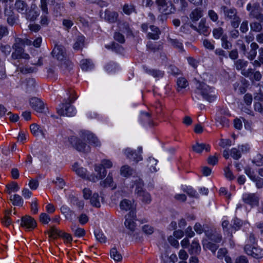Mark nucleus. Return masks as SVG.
Segmentation results:
<instances>
[{
    "label": "nucleus",
    "instance_id": "37",
    "mask_svg": "<svg viewBox=\"0 0 263 263\" xmlns=\"http://www.w3.org/2000/svg\"><path fill=\"white\" fill-rule=\"evenodd\" d=\"M85 37L83 36H78L77 41L73 44V49L76 50H81L84 44Z\"/></svg>",
    "mask_w": 263,
    "mask_h": 263
},
{
    "label": "nucleus",
    "instance_id": "17",
    "mask_svg": "<svg viewBox=\"0 0 263 263\" xmlns=\"http://www.w3.org/2000/svg\"><path fill=\"white\" fill-rule=\"evenodd\" d=\"M100 185L103 187H110L112 189L116 188V184L113 181V175L112 172H109L106 178L100 182Z\"/></svg>",
    "mask_w": 263,
    "mask_h": 263
},
{
    "label": "nucleus",
    "instance_id": "19",
    "mask_svg": "<svg viewBox=\"0 0 263 263\" xmlns=\"http://www.w3.org/2000/svg\"><path fill=\"white\" fill-rule=\"evenodd\" d=\"M149 28L151 32H149L147 34V37L149 39H152L154 40H158L160 37V34H161V31L159 28L154 25H151Z\"/></svg>",
    "mask_w": 263,
    "mask_h": 263
},
{
    "label": "nucleus",
    "instance_id": "43",
    "mask_svg": "<svg viewBox=\"0 0 263 263\" xmlns=\"http://www.w3.org/2000/svg\"><path fill=\"white\" fill-rule=\"evenodd\" d=\"M99 196L98 193H95L90 198V203L91 204L96 208H100L101 206V203L99 200Z\"/></svg>",
    "mask_w": 263,
    "mask_h": 263
},
{
    "label": "nucleus",
    "instance_id": "60",
    "mask_svg": "<svg viewBox=\"0 0 263 263\" xmlns=\"http://www.w3.org/2000/svg\"><path fill=\"white\" fill-rule=\"evenodd\" d=\"M231 156L234 159H239L241 156L240 151L238 148H233L231 151Z\"/></svg>",
    "mask_w": 263,
    "mask_h": 263
},
{
    "label": "nucleus",
    "instance_id": "53",
    "mask_svg": "<svg viewBox=\"0 0 263 263\" xmlns=\"http://www.w3.org/2000/svg\"><path fill=\"white\" fill-rule=\"evenodd\" d=\"M61 63V67L63 70L69 71L72 69L73 64L71 61L68 60H63Z\"/></svg>",
    "mask_w": 263,
    "mask_h": 263
},
{
    "label": "nucleus",
    "instance_id": "44",
    "mask_svg": "<svg viewBox=\"0 0 263 263\" xmlns=\"http://www.w3.org/2000/svg\"><path fill=\"white\" fill-rule=\"evenodd\" d=\"M178 86L177 90L179 91L180 89L185 88L189 85L187 81L183 77L179 78L177 81Z\"/></svg>",
    "mask_w": 263,
    "mask_h": 263
},
{
    "label": "nucleus",
    "instance_id": "14",
    "mask_svg": "<svg viewBox=\"0 0 263 263\" xmlns=\"http://www.w3.org/2000/svg\"><path fill=\"white\" fill-rule=\"evenodd\" d=\"M32 108L38 112H42L44 109V103L39 98H32L30 100Z\"/></svg>",
    "mask_w": 263,
    "mask_h": 263
},
{
    "label": "nucleus",
    "instance_id": "63",
    "mask_svg": "<svg viewBox=\"0 0 263 263\" xmlns=\"http://www.w3.org/2000/svg\"><path fill=\"white\" fill-rule=\"evenodd\" d=\"M48 233L49 235V236L50 237H53L54 235H55L59 236L61 233H62V231L58 230L55 227L52 226L50 227Z\"/></svg>",
    "mask_w": 263,
    "mask_h": 263
},
{
    "label": "nucleus",
    "instance_id": "59",
    "mask_svg": "<svg viewBox=\"0 0 263 263\" xmlns=\"http://www.w3.org/2000/svg\"><path fill=\"white\" fill-rule=\"evenodd\" d=\"M222 227L224 231L228 232L230 236L232 235L233 231L228 220H224L222 223Z\"/></svg>",
    "mask_w": 263,
    "mask_h": 263
},
{
    "label": "nucleus",
    "instance_id": "46",
    "mask_svg": "<svg viewBox=\"0 0 263 263\" xmlns=\"http://www.w3.org/2000/svg\"><path fill=\"white\" fill-rule=\"evenodd\" d=\"M124 224L125 227L130 230V231L133 233L135 231L136 228V223L134 221V220L132 219H128V218H126Z\"/></svg>",
    "mask_w": 263,
    "mask_h": 263
},
{
    "label": "nucleus",
    "instance_id": "11",
    "mask_svg": "<svg viewBox=\"0 0 263 263\" xmlns=\"http://www.w3.org/2000/svg\"><path fill=\"white\" fill-rule=\"evenodd\" d=\"M21 226L26 229L31 230L36 226L35 220L30 216L26 215L21 218Z\"/></svg>",
    "mask_w": 263,
    "mask_h": 263
},
{
    "label": "nucleus",
    "instance_id": "57",
    "mask_svg": "<svg viewBox=\"0 0 263 263\" xmlns=\"http://www.w3.org/2000/svg\"><path fill=\"white\" fill-rule=\"evenodd\" d=\"M251 30L254 32H260L262 29V27L260 23L254 22L250 24Z\"/></svg>",
    "mask_w": 263,
    "mask_h": 263
},
{
    "label": "nucleus",
    "instance_id": "47",
    "mask_svg": "<svg viewBox=\"0 0 263 263\" xmlns=\"http://www.w3.org/2000/svg\"><path fill=\"white\" fill-rule=\"evenodd\" d=\"M242 221L237 218L233 219V224L231 225L232 231L235 232L239 230L242 226Z\"/></svg>",
    "mask_w": 263,
    "mask_h": 263
},
{
    "label": "nucleus",
    "instance_id": "29",
    "mask_svg": "<svg viewBox=\"0 0 263 263\" xmlns=\"http://www.w3.org/2000/svg\"><path fill=\"white\" fill-rule=\"evenodd\" d=\"M202 16V11L200 8H197L192 11L190 14V18L193 22H196Z\"/></svg>",
    "mask_w": 263,
    "mask_h": 263
},
{
    "label": "nucleus",
    "instance_id": "13",
    "mask_svg": "<svg viewBox=\"0 0 263 263\" xmlns=\"http://www.w3.org/2000/svg\"><path fill=\"white\" fill-rule=\"evenodd\" d=\"M242 199L245 203L252 206L257 205L259 201V197L254 193H246L243 194Z\"/></svg>",
    "mask_w": 263,
    "mask_h": 263
},
{
    "label": "nucleus",
    "instance_id": "58",
    "mask_svg": "<svg viewBox=\"0 0 263 263\" xmlns=\"http://www.w3.org/2000/svg\"><path fill=\"white\" fill-rule=\"evenodd\" d=\"M95 237L98 241L102 243L106 241V237L104 234L99 230L95 231Z\"/></svg>",
    "mask_w": 263,
    "mask_h": 263
},
{
    "label": "nucleus",
    "instance_id": "12",
    "mask_svg": "<svg viewBox=\"0 0 263 263\" xmlns=\"http://www.w3.org/2000/svg\"><path fill=\"white\" fill-rule=\"evenodd\" d=\"M52 54L58 60L63 61L66 58V50L64 46L56 45L52 51Z\"/></svg>",
    "mask_w": 263,
    "mask_h": 263
},
{
    "label": "nucleus",
    "instance_id": "42",
    "mask_svg": "<svg viewBox=\"0 0 263 263\" xmlns=\"http://www.w3.org/2000/svg\"><path fill=\"white\" fill-rule=\"evenodd\" d=\"M119 27L120 30L127 35H132V31L129 27L128 23L126 22L122 23L120 24Z\"/></svg>",
    "mask_w": 263,
    "mask_h": 263
},
{
    "label": "nucleus",
    "instance_id": "49",
    "mask_svg": "<svg viewBox=\"0 0 263 263\" xmlns=\"http://www.w3.org/2000/svg\"><path fill=\"white\" fill-rule=\"evenodd\" d=\"M7 192L8 194H11L12 192L17 191L20 187L16 182H13L10 184L6 185Z\"/></svg>",
    "mask_w": 263,
    "mask_h": 263
},
{
    "label": "nucleus",
    "instance_id": "32",
    "mask_svg": "<svg viewBox=\"0 0 263 263\" xmlns=\"http://www.w3.org/2000/svg\"><path fill=\"white\" fill-rule=\"evenodd\" d=\"M10 200L13 205L22 206L23 204V200L21 196L15 194L10 196Z\"/></svg>",
    "mask_w": 263,
    "mask_h": 263
},
{
    "label": "nucleus",
    "instance_id": "35",
    "mask_svg": "<svg viewBox=\"0 0 263 263\" xmlns=\"http://www.w3.org/2000/svg\"><path fill=\"white\" fill-rule=\"evenodd\" d=\"M134 172V170L127 165L122 166L120 170L121 174L126 177L131 176Z\"/></svg>",
    "mask_w": 263,
    "mask_h": 263
},
{
    "label": "nucleus",
    "instance_id": "9",
    "mask_svg": "<svg viewBox=\"0 0 263 263\" xmlns=\"http://www.w3.org/2000/svg\"><path fill=\"white\" fill-rule=\"evenodd\" d=\"M138 149V151L137 152L136 151H134L129 148H127L124 151V154L127 158L137 163L142 159V157L141 155L142 148L140 147Z\"/></svg>",
    "mask_w": 263,
    "mask_h": 263
},
{
    "label": "nucleus",
    "instance_id": "30",
    "mask_svg": "<svg viewBox=\"0 0 263 263\" xmlns=\"http://www.w3.org/2000/svg\"><path fill=\"white\" fill-rule=\"evenodd\" d=\"M146 48L148 50L155 52L161 50L162 49V45L158 43L148 41L146 44Z\"/></svg>",
    "mask_w": 263,
    "mask_h": 263
},
{
    "label": "nucleus",
    "instance_id": "64",
    "mask_svg": "<svg viewBox=\"0 0 263 263\" xmlns=\"http://www.w3.org/2000/svg\"><path fill=\"white\" fill-rule=\"evenodd\" d=\"M50 216L45 213H42L40 216V221L43 224H47L50 221Z\"/></svg>",
    "mask_w": 263,
    "mask_h": 263
},
{
    "label": "nucleus",
    "instance_id": "31",
    "mask_svg": "<svg viewBox=\"0 0 263 263\" xmlns=\"http://www.w3.org/2000/svg\"><path fill=\"white\" fill-rule=\"evenodd\" d=\"M203 248L210 250L214 254L216 253V250L219 248L217 243H213L211 241H205L203 243Z\"/></svg>",
    "mask_w": 263,
    "mask_h": 263
},
{
    "label": "nucleus",
    "instance_id": "3",
    "mask_svg": "<svg viewBox=\"0 0 263 263\" xmlns=\"http://www.w3.org/2000/svg\"><path fill=\"white\" fill-rule=\"evenodd\" d=\"M195 92L201 95L204 100L209 102H213L217 98V92L215 88L203 82H196Z\"/></svg>",
    "mask_w": 263,
    "mask_h": 263
},
{
    "label": "nucleus",
    "instance_id": "40",
    "mask_svg": "<svg viewBox=\"0 0 263 263\" xmlns=\"http://www.w3.org/2000/svg\"><path fill=\"white\" fill-rule=\"evenodd\" d=\"M120 206L121 210L127 211L132 209L133 205L130 200L124 199L121 201Z\"/></svg>",
    "mask_w": 263,
    "mask_h": 263
},
{
    "label": "nucleus",
    "instance_id": "34",
    "mask_svg": "<svg viewBox=\"0 0 263 263\" xmlns=\"http://www.w3.org/2000/svg\"><path fill=\"white\" fill-rule=\"evenodd\" d=\"M110 255L111 258L116 261H121L122 259L121 254L118 251L116 247L112 248L110 250Z\"/></svg>",
    "mask_w": 263,
    "mask_h": 263
},
{
    "label": "nucleus",
    "instance_id": "41",
    "mask_svg": "<svg viewBox=\"0 0 263 263\" xmlns=\"http://www.w3.org/2000/svg\"><path fill=\"white\" fill-rule=\"evenodd\" d=\"M236 45L238 48L240 52H241L243 54L246 52L247 50H248L249 48V46L247 44L246 45L243 41L241 39L238 40L236 41Z\"/></svg>",
    "mask_w": 263,
    "mask_h": 263
},
{
    "label": "nucleus",
    "instance_id": "16",
    "mask_svg": "<svg viewBox=\"0 0 263 263\" xmlns=\"http://www.w3.org/2000/svg\"><path fill=\"white\" fill-rule=\"evenodd\" d=\"M204 233L208 239L212 241L215 243H219L222 240V236L221 234L217 233L216 231L213 230L205 231Z\"/></svg>",
    "mask_w": 263,
    "mask_h": 263
},
{
    "label": "nucleus",
    "instance_id": "22",
    "mask_svg": "<svg viewBox=\"0 0 263 263\" xmlns=\"http://www.w3.org/2000/svg\"><path fill=\"white\" fill-rule=\"evenodd\" d=\"M118 14L115 11L106 9L105 11L104 19L109 23H113L117 21Z\"/></svg>",
    "mask_w": 263,
    "mask_h": 263
},
{
    "label": "nucleus",
    "instance_id": "2",
    "mask_svg": "<svg viewBox=\"0 0 263 263\" xmlns=\"http://www.w3.org/2000/svg\"><path fill=\"white\" fill-rule=\"evenodd\" d=\"M142 3L146 7H151L154 5L153 0H142ZM155 3L159 12L164 15H169L174 13L176 8L172 1L169 0H155Z\"/></svg>",
    "mask_w": 263,
    "mask_h": 263
},
{
    "label": "nucleus",
    "instance_id": "8",
    "mask_svg": "<svg viewBox=\"0 0 263 263\" xmlns=\"http://www.w3.org/2000/svg\"><path fill=\"white\" fill-rule=\"evenodd\" d=\"M95 171L97 173V175L92 174L87 178L88 180L93 182L102 179L107 174V171L100 165H95Z\"/></svg>",
    "mask_w": 263,
    "mask_h": 263
},
{
    "label": "nucleus",
    "instance_id": "36",
    "mask_svg": "<svg viewBox=\"0 0 263 263\" xmlns=\"http://www.w3.org/2000/svg\"><path fill=\"white\" fill-rule=\"evenodd\" d=\"M123 12L126 15H130L133 12H136L135 6L133 4H125L122 8Z\"/></svg>",
    "mask_w": 263,
    "mask_h": 263
},
{
    "label": "nucleus",
    "instance_id": "39",
    "mask_svg": "<svg viewBox=\"0 0 263 263\" xmlns=\"http://www.w3.org/2000/svg\"><path fill=\"white\" fill-rule=\"evenodd\" d=\"M259 54L258 56V60H255L253 63V65L254 67H258L263 64V47L259 49Z\"/></svg>",
    "mask_w": 263,
    "mask_h": 263
},
{
    "label": "nucleus",
    "instance_id": "48",
    "mask_svg": "<svg viewBox=\"0 0 263 263\" xmlns=\"http://www.w3.org/2000/svg\"><path fill=\"white\" fill-rule=\"evenodd\" d=\"M221 46L225 49H229L232 48V45L231 42L228 40V36L224 34L221 39Z\"/></svg>",
    "mask_w": 263,
    "mask_h": 263
},
{
    "label": "nucleus",
    "instance_id": "1",
    "mask_svg": "<svg viewBox=\"0 0 263 263\" xmlns=\"http://www.w3.org/2000/svg\"><path fill=\"white\" fill-rule=\"evenodd\" d=\"M67 99H64L63 102L59 105L57 108V113L60 116L68 117L74 116L76 114V110L72 105V103L77 99L75 91L72 89L67 90Z\"/></svg>",
    "mask_w": 263,
    "mask_h": 263
},
{
    "label": "nucleus",
    "instance_id": "26",
    "mask_svg": "<svg viewBox=\"0 0 263 263\" xmlns=\"http://www.w3.org/2000/svg\"><path fill=\"white\" fill-rule=\"evenodd\" d=\"M73 170L76 174L82 178H87L86 170L82 167L79 166L77 163H76L72 166Z\"/></svg>",
    "mask_w": 263,
    "mask_h": 263
},
{
    "label": "nucleus",
    "instance_id": "54",
    "mask_svg": "<svg viewBox=\"0 0 263 263\" xmlns=\"http://www.w3.org/2000/svg\"><path fill=\"white\" fill-rule=\"evenodd\" d=\"M168 40L173 47L177 48L180 50H182L183 45L181 42L179 41L177 39H173L171 38H168Z\"/></svg>",
    "mask_w": 263,
    "mask_h": 263
},
{
    "label": "nucleus",
    "instance_id": "56",
    "mask_svg": "<svg viewBox=\"0 0 263 263\" xmlns=\"http://www.w3.org/2000/svg\"><path fill=\"white\" fill-rule=\"evenodd\" d=\"M157 163V160L154 159V158H149L147 160V167H149L151 171H156V168L155 167V165Z\"/></svg>",
    "mask_w": 263,
    "mask_h": 263
},
{
    "label": "nucleus",
    "instance_id": "6",
    "mask_svg": "<svg viewBox=\"0 0 263 263\" xmlns=\"http://www.w3.org/2000/svg\"><path fill=\"white\" fill-rule=\"evenodd\" d=\"M247 10L249 11L250 17L256 18L260 22H263V14L260 12V7L258 3H255L252 5L251 3L248 4Z\"/></svg>",
    "mask_w": 263,
    "mask_h": 263
},
{
    "label": "nucleus",
    "instance_id": "28",
    "mask_svg": "<svg viewBox=\"0 0 263 263\" xmlns=\"http://www.w3.org/2000/svg\"><path fill=\"white\" fill-rule=\"evenodd\" d=\"M201 251V247L198 242V241L195 239L191 245V248L189 250V252L191 254H198Z\"/></svg>",
    "mask_w": 263,
    "mask_h": 263
},
{
    "label": "nucleus",
    "instance_id": "33",
    "mask_svg": "<svg viewBox=\"0 0 263 263\" xmlns=\"http://www.w3.org/2000/svg\"><path fill=\"white\" fill-rule=\"evenodd\" d=\"M81 68L83 70L87 71L91 69L93 67V64L89 60L83 59L81 61Z\"/></svg>",
    "mask_w": 263,
    "mask_h": 263
},
{
    "label": "nucleus",
    "instance_id": "27",
    "mask_svg": "<svg viewBox=\"0 0 263 263\" xmlns=\"http://www.w3.org/2000/svg\"><path fill=\"white\" fill-rule=\"evenodd\" d=\"M139 199L145 204H149L152 201V198L150 194L147 192L146 190L142 192H140V194L137 195Z\"/></svg>",
    "mask_w": 263,
    "mask_h": 263
},
{
    "label": "nucleus",
    "instance_id": "5",
    "mask_svg": "<svg viewBox=\"0 0 263 263\" xmlns=\"http://www.w3.org/2000/svg\"><path fill=\"white\" fill-rule=\"evenodd\" d=\"M83 134L84 133L82 134V139H79L74 136H71L69 138V141L72 146L77 151L84 153H88L90 151V147L89 145L84 142L85 140H84L83 138Z\"/></svg>",
    "mask_w": 263,
    "mask_h": 263
},
{
    "label": "nucleus",
    "instance_id": "55",
    "mask_svg": "<svg viewBox=\"0 0 263 263\" xmlns=\"http://www.w3.org/2000/svg\"><path fill=\"white\" fill-rule=\"evenodd\" d=\"M213 35L215 39H221L223 34V30L221 27L214 28L213 30Z\"/></svg>",
    "mask_w": 263,
    "mask_h": 263
},
{
    "label": "nucleus",
    "instance_id": "15",
    "mask_svg": "<svg viewBox=\"0 0 263 263\" xmlns=\"http://www.w3.org/2000/svg\"><path fill=\"white\" fill-rule=\"evenodd\" d=\"M258 48L259 46L256 43H252L250 45V50L249 51L247 50L243 54V55L246 57L250 61L253 60L256 56L257 49H258Z\"/></svg>",
    "mask_w": 263,
    "mask_h": 263
},
{
    "label": "nucleus",
    "instance_id": "23",
    "mask_svg": "<svg viewBox=\"0 0 263 263\" xmlns=\"http://www.w3.org/2000/svg\"><path fill=\"white\" fill-rule=\"evenodd\" d=\"M83 138L84 140L86 139L95 146H99L101 145L98 139L91 133L84 132L83 135Z\"/></svg>",
    "mask_w": 263,
    "mask_h": 263
},
{
    "label": "nucleus",
    "instance_id": "21",
    "mask_svg": "<svg viewBox=\"0 0 263 263\" xmlns=\"http://www.w3.org/2000/svg\"><path fill=\"white\" fill-rule=\"evenodd\" d=\"M192 149L197 153H201L204 149L206 152H209L211 149V146L209 144L206 143L196 142L195 144L193 145Z\"/></svg>",
    "mask_w": 263,
    "mask_h": 263
},
{
    "label": "nucleus",
    "instance_id": "4",
    "mask_svg": "<svg viewBox=\"0 0 263 263\" xmlns=\"http://www.w3.org/2000/svg\"><path fill=\"white\" fill-rule=\"evenodd\" d=\"M221 9L223 11L226 19L231 21V25L234 28H237L240 23L241 20L237 15V10L234 8H229L222 6Z\"/></svg>",
    "mask_w": 263,
    "mask_h": 263
},
{
    "label": "nucleus",
    "instance_id": "50",
    "mask_svg": "<svg viewBox=\"0 0 263 263\" xmlns=\"http://www.w3.org/2000/svg\"><path fill=\"white\" fill-rule=\"evenodd\" d=\"M215 54L218 56L219 59V61L221 62H223V59L225 58V59H227L228 58V56H227V54L226 52L225 51H224L221 48H217L215 50Z\"/></svg>",
    "mask_w": 263,
    "mask_h": 263
},
{
    "label": "nucleus",
    "instance_id": "7",
    "mask_svg": "<svg viewBox=\"0 0 263 263\" xmlns=\"http://www.w3.org/2000/svg\"><path fill=\"white\" fill-rule=\"evenodd\" d=\"M244 250L248 255L254 258H260L263 257V250L256 246V245L252 246L247 243L245 247Z\"/></svg>",
    "mask_w": 263,
    "mask_h": 263
},
{
    "label": "nucleus",
    "instance_id": "10",
    "mask_svg": "<svg viewBox=\"0 0 263 263\" xmlns=\"http://www.w3.org/2000/svg\"><path fill=\"white\" fill-rule=\"evenodd\" d=\"M47 1V0H40V8L44 13V14L41 16L40 23L42 25L45 26L47 25L50 22L49 17L47 15L48 14V10Z\"/></svg>",
    "mask_w": 263,
    "mask_h": 263
},
{
    "label": "nucleus",
    "instance_id": "62",
    "mask_svg": "<svg viewBox=\"0 0 263 263\" xmlns=\"http://www.w3.org/2000/svg\"><path fill=\"white\" fill-rule=\"evenodd\" d=\"M183 191L190 197L195 198L197 197L198 194L196 191L191 187H186L183 188Z\"/></svg>",
    "mask_w": 263,
    "mask_h": 263
},
{
    "label": "nucleus",
    "instance_id": "38",
    "mask_svg": "<svg viewBox=\"0 0 263 263\" xmlns=\"http://www.w3.org/2000/svg\"><path fill=\"white\" fill-rule=\"evenodd\" d=\"M39 15V13L37 11L31 9L26 13V18L28 20L33 21L36 19Z\"/></svg>",
    "mask_w": 263,
    "mask_h": 263
},
{
    "label": "nucleus",
    "instance_id": "18",
    "mask_svg": "<svg viewBox=\"0 0 263 263\" xmlns=\"http://www.w3.org/2000/svg\"><path fill=\"white\" fill-rule=\"evenodd\" d=\"M12 48L14 51L12 53V58L14 60L21 59L22 54L24 51L22 45L19 43H15L13 44Z\"/></svg>",
    "mask_w": 263,
    "mask_h": 263
},
{
    "label": "nucleus",
    "instance_id": "45",
    "mask_svg": "<svg viewBox=\"0 0 263 263\" xmlns=\"http://www.w3.org/2000/svg\"><path fill=\"white\" fill-rule=\"evenodd\" d=\"M31 133L34 136H39L40 134H43L42 129L39 125L36 124H32L30 126Z\"/></svg>",
    "mask_w": 263,
    "mask_h": 263
},
{
    "label": "nucleus",
    "instance_id": "24",
    "mask_svg": "<svg viewBox=\"0 0 263 263\" xmlns=\"http://www.w3.org/2000/svg\"><path fill=\"white\" fill-rule=\"evenodd\" d=\"M206 21L201 19L198 27V32L200 34L207 36L210 34L209 27L205 25Z\"/></svg>",
    "mask_w": 263,
    "mask_h": 263
},
{
    "label": "nucleus",
    "instance_id": "52",
    "mask_svg": "<svg viewBox=\"0 0 263 263\" xmlns=\"http://www.w3.org/2000/svg\"><path fill=\"white\" fill-rule=\"evenodd\" d=\"M248 63L247 61H244L243 60L239 59L235 61V66L237 70L244 69L243 68L247 67Z\"/></svg>",
    "mask_w": 263,
    "mask_h": 263
},
{
    "label": "nucleus",
    "instance_id": "51",
    "mask_svg": "<svg viewBox=\"0 0 263 263\" xmlns=\"http://www.w3.org/2000/svg\"><path fill=\"white\" fill-rule=\"evenodd\" d=\"M135 184V193L137 195L139 194L140 192L141 193L145 190L143 189L144 182L141 179H139L138 180H137L136 181Z\"/></svg>",
    "mask_w": 263,
    "mask_h": 263
},
{
    "label": "nucleus",
    "instance_id": "25",
    "mask_svg": "<svg viewBox=\"0 0 263 263\" xmlns=\"http://www.w3.org/2000/svg\"><path fill=\"white\" fill-rule=\"evenodd\" d=\"M15 8L18 12L24 14L27 10L28 5L25 2L22 0H17L15 3Z\"/></svg>",
    "mask_w": 263,
    "mask_h": 263
},
{
    "label": "nucleus",
    "instance_id": "61",
    "mask_svg": "<svg viewBox=\"0 0 263 263\" xmlns=\"http://www.w3.org/2000/svg\"><path fill=\"white\" fill-rule=\"evenodd\" d=\"M18 68L20 71L23 73H32L36 71V69L35 67H31L29 66L20 67Z\"/></svg>",
    "mask_w": 263,
    "mask_h": 263
},
{
    "label": "nucleus",
    "instance_id": "20",
    "mask_svg": "<svg viewBox=\"0 0 263 263\" xmlns=\"http://www.w3.org/2000/svg\"><path fill=\"white\" fill-rule=\"evenodd\" d=\"M143 69L146 73L152 76L156 79L161 78L164 74L163 71L156 69H149L146 66H143Z\"/></svg>",
    "mask_w": 263,
    "mask_h": 263
}]
</instances>
